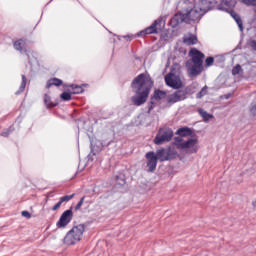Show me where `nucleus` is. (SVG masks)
<instances>
[{
    "instance_id": "9",
    "label": "nucleus",
    "mask_w": 256,
    "mask_h": 256,
    "mask_svg": "<svg viewBox=\"0 0 256 256\" xmlns=\"http://www.w3.org/2000/svg\"><path fill=\"white\" fill-rule=\"evenodd\" d=\"M165 83L168 85V87H171L172 89H181L183 87V82L181 81V78L175 76L173 73H169L165 76Z\"/></svg>"
},
{
    "instance_id": "30",
    "label": "nucleus",
    "mask_w": 256,
    "mask_h": 256,
    "mask_svg": "<svg viewBox=\"0 0 256 256\" xmlns=\"http://www.w3.org/2000/svg\"><path fill=\"white\" fill-rule=\"evenodd\" d=\"M241 73V65L237 64L233 69H232V75H239Z\"/></svg>"
},
{
    "instance_id": "39",
    "label": "nucleus",
    "mask_w": 256,
    "mask_h": 256,
    "mask_svg": "<svg viewBox=\"0 0 256 256\" xmlns=\"http://www.w3.org/2000/svg\"><path fill=\"white\" fill-rule=\"evenodd\" d=\"M252 6L256 7V0H252Z\"/></svg>"
},
{
    "instance_id": "31",
    "label": "nucleus",
    "mask_w": 256,
    "mask_h": 256,
    "mask_svg": "<svg viewBox=\"0 0 256 256\" xmlns=\"http://www.w3.org/2000/svg\"><path fill=\"white\" fill-rule=\"evenodd\" d=\"M83 203H85V196L80 199V201L75 206V211H79L81 207H83Z\"/></svg>"
},
{
    "instance_id": "3",
    "label": "nucleus",
    "mask_w": 256,
    "mask_h": 256,
    "mask_svg": "<svg viewBox=\"0 0 256 256\" xmlns=\"http://www.w3.org/2000/svg\"><path fill=\"white\" fill-rule=\"evenodd\" d=\"M205 12L201 9V4L195 5L191 9H187L184 17L181 18L179 14L174 15L171 19V23L175 25H179V23H183L184 19H189V21H199Z\"/></svg>"
},
{
    "instance_id": "38",
    "label": "nucleus",
    "mask_w": 256,
    "mask_h": 256,
    "mask_svg": "<svg viewBox=\"0 0 256 256\" xmlns=\"http://www.w3.org/2000/svg\"><path fill=\"white\" fill-rule=\"evenodd\" d=\"M154 107H155V104H153L152 102L151 105L149 106L148 113H151V110L154 109Z\"/></svg>"
},
{
    "instance_id": "2",
    "label": "nucleus",
    "mask_w": 256,
    "mask_h": 256,
    "mask_svg": "<svg viewBox=\"0 0 256 256\" xmlns=\"http://www.w3.org/2000/svg\"><path fill=\"white\" fill-rule=\"evenodd\" d=\"M132 91L135 96H132L131 101L136 107H141L147 102L149 93L153 88V80L148 74H139L131 83Z\"/></svg>"
},
{
    "instance_id": "40",
    "label": "nucleus",
    "mask_w": 256,
    "mask_h": 256,
    "mask_svg": "<svg viewBox=\"0 0 256 256\" xmlns=\"http://www.w3.org/2000/svg\"><path fill=\"white\" fill-rule=\"evenodd\" d=\"M125 39H131V37H129V36H125Z\"/></svg>"
},
{
    "instance_id": "32",
    "label": "nucleus",
    "mask_w": 256,
    "mask_h": 256,
    "mask_svg": "<svg viewBox=\"0 0 256 256\" xmlns=\"http://www.w3.org/2000/svg\"><path fill=\"white\" fill-rule=\"evenodd\" d=\"M22 217H25L26 219H31V213L29 211L24 210L21 212Z\"/></svg>"
},
{
    "instance_id": "12",
    "label": "nucleus",
    "mask_w": 256,
    "mask_h": 256,
    "mask_svg": "<svg viewBox=\"0 0 256 256\" xmlns=\"http://www.w3.org/2000/svg\"><path fill=\"white\" fill-rule=\"evenodd\" d=\"M189 55L192 59L191 63L203 65V59H205V54H203V52L197 50V48H193L190 50Z\"/></svg>"
},
{
    "instance_id": "10",
    "label": "nucleus",
    "mask_w": 256,
    "mask_h": 256,
    "mask_svg": "<svg viewBox=\"0 0 256 256\" xmlns=\"http://www.w3.org/2000/svg\"><path fill=\"white\" fill-rule=\"evenodd\" d=\"M187 95H189V92H187V88L180 89L171 94L168 97V103H179V101H185L187 99Z\"/></svg>"
},
{
    "instance_id": "7",
    "label": "nucleus",
    "mask_w": 256,
    "mask_h": 256,
    "mask_svg": "<svg viewBox=\"0 0 256 256\" xmlns=\"http://www.w3.org/2000/svg\"><path fill=\"white\" fill-rule=\"evenodd\" d=\"M72 209H73V207H71L70 209H68L62 213L58 222L56 223V227L58 229H65V227H67V225H69L71 223V221H73V210Z\"/></svg>"
},
{
    "instance_id": "22",
    "label": "nucleus",
    "mask_w": 256,
    "mask_h": 256,
    "mask_svg": "<svg viewBox=\"0 0 256 256\" xmlns=\"http://www.w3.org/2000/svg\"><path fill=\"white\" fill-rule=\"evenodd\" d=\"M70 88L72 89L73 95H79V94L83 93V87H81L80 85L71 84Z\"/></svg>"
},
{
    "instance_id": "13",
    "label": "nucleus",
    "mask_w": 256,
    "mask_h": 256,
    "mask_svg": "<svg viewBox=\"0 0 256 256\" xmlns=\"http://www.w3.org/2000/svg\"><path fill=\"white\" fill-rule=\"evenodd\" d=\"M186 67L188 69V73L191 77H197V75H200L201 71H203V65L202 64H195L193 62H187Z\"/></svg>"
},
{
    "instance_id": "25",
    "label": "nucleus",
    "mask_w": 256,
    "mask_h": 256,
    "mask_svg": "<svg viewBox=\"0 0 256 256\" xmlns=\"http://www.w3.org/2000/svg\"><path fill=\"white\" fill-rule=\"evenodd\" d=\"M73 197H75V194L65 195L60 198V203H69V201H71V199H73Z\"/></svg>"
},
{
    "instance_id": "8",
    "label": "nucleus",
    "mask_w": 256,
    "mask_h": 256,
    "mask_svg": "<svg viewBox=\"0 0 256 256\" xmlns=\"http://www.w3.org/2000/svg\"><path fill=\"white\" fill-rule=\"evenodd\" d=\"M23 47H25V40L20 39L14 42V49H16V51H20V53H23L24 51V53L28 57L29 63H31V61L33 60L37 61V58L35 57V52L23 50Z\"/></svg>"
},
{
    "instance_id": "17",
    "label": "nucleus",
    "mask_w": 256,
    "mask_h": 256,
    "mask_svg": "<svg viewBox=\"0 0 256 256\" xmlns=\"http://www.w3.org/2000/svg\"><path fill=\"white\" fill-rule=\"evenodd\" d=\"M229 13L231 17H233L234 21H236L240 31H243V21L241 20V17L233 10H230Z\"/></svg>"
},
{
    "instance_id": "41",
    "label": "nucleus",
    "mask_w": 256,
    "mask_h": 256,
    "mask_svg": "<svg viewBox=\"0 0 256 256\" xmlns=\"http://www.w3.org/2000/svg\"><path fill=\"white\" fill-rule=\"evenodd\" d=\"M91 153H93V148H91Z\"/></svg>"
},
{
    "instance_id": "33",
    "label": "nucleus",
    "mask_w": 256,
    "mask_h": 256,
    "mask_svg": "<svg viewBox=\"0 0 256 256\" xmlns=\"http://www.w3.org/2000/svg\"><path fill=\"white\" fill-rule=\"evenodd\" d=\"M61 205H63V203L59 200L53 207H52V211H57V209H59L61 207Z\"/></svg>"
},
{
    "instance_id": "21",
    "label": "nucleus",
    "mask_w": 256,
    "mask_h": 256,
    "mask_svg": "<svg viewBox=\"0 0 256 256\" xmlns=\"http://www.w3.org/2000/svg\"><path fill=\"white\" fill-rule=\"evenodd\" d=\"M198 113H199V115H201V117L204 121H209V119H213V114H209L207 111H205L201 108L198 109Z\"/></svg>"
},
{
    "instance_id": "35",
    "label": "nucleus",
    "mask_w": 256,
    "mask_h": 256,
    "mask_svg": "<svg viewBox=\"0 0 256 256\" xmlns=\"http://www.w3.org/2000/svg\"><path fill=\"white\" fill-rule=\"evenodd\" d=\"M249 46L251 47V49H253L254 51H256V40H251L249 42Z\"/></svg>"
},
{
    "instance_id": "19",
    "label": "nucleus",
    "mask_w": 256,
    "mask_h": 256,
    "mask_svg": "<svg viewBox=\"0 0 256 256\" xmlns=\"http://www.w3.org/2000/svg\"><path fill=\"white\" fill-rule=\"evenodd\" d=\"M183 42L186 45H197V36L191 35L188 37H184Z\"/></svg>"
},
{
    "instance_id": "18",
    "label": "nucleus",
    "mask_w": 256,
    "mask_h": 256,
    "mask_svg": "<svg viewBox=\"0 0 256 256\" xmlns=\"http://www.w3.org/2000/svg\"><path fill=\"white\" fill-rule=\"evenodd\" d=\"M52 85H54L55 87H61V85H63V80L59 78H52L48 80L46 85L47 89H49V87H52Z\"/></svg>"
},
{
    "instance_id": "16",
    "label": "nucleus",
    "mask_w": 256,
    "mask_h": 256,
    "mask_svg": "<svg viewBox=\"0 0 256 256\" xmlns=\"http://www.w3.org/2000/svg\"><path fill=\"white\" fill-rule=\"evenodd\" d=\"M216 3L217 2L215 0H201L199 5L201 6L200 9L203 11V13H207L208 11L215 9Z\"/></svg>"
},
{
    "instance_id": "24",
    "label": "nucleus",
    "mask_w": 256,
    "mask_h": 256,
    "mask_svg": "<svg viewBox=\"0 0 256 256\" xmlns=\"http://www.w3.org/2000/svg\"><path fill=\"white\" fill-rule=\"evenodd\" d=\"M114 179H115L117 185H120L121 187H123V185H125V175H123V174L116 175L114 177Z\"/></svg>"
},
{
    "instance_id": "34",
    "label": "nucleus",
    "mask_w": 256,
    "mask_h": 256,
    "mask_svg": "<svg viewBox=\"0 0 256 256\" xmlns=\"http://www.w3.org/2000/svg\"><path fill=\"white\" fill-rule=\"evenodd\" d=\"M241 3L247 5L248 7L253 5V0H241Z\"/></svg>"
},
{
    "instance_id": "14",
    "label": "nucleus",
    "mask_w": 256,
    "mask_h": 256,
    "mask_svg": "<svg viewBox=\"0 0 256 256\" xmlns=\"http://www.w3.org/2000/svg\"><path fill=\"white\" fill-rule=\"evenodd\" d=\"M235 5H237V0H221L218 5V9L229 13V11H233V9H235Z\"/></svg>"
},
{
    "instance_id": "11",
    "label": "nucleus",
    "mask_w": 256,
    "mask_h": 256,
    "mask_svg": "<svg viewBox=\"0 0 256 256\" xmlns=\"http://www.w3.org/2000/svg\"><path fill=\"white\" fill-rule=\"evenodd\" d=\"M145 157L147 160L148 171L149 173H153V171L157 169V161H159V159L157 158V155L155 154L154 151L146 153Z\"/></svg>"
},
{
    "instance_id": "27",
    "label": "nucleus",
    "mask_w": 256,
    "mask_h": 256,
    "mask_svg": "<svg viewBox=\"0 0 256 256\" xmlns=\"http://www.w3.org/2000/svg\"><path fill=\"white\" fill-rule=\"evenodd\" d=\"M60 99H62V101H71V93L69 92H63L60 95Z\"/></svg>"
},
{
    "instance_id": "28",
    "label": "nucleus",
    "mask_w": 256,
    "mask_h": 256,
    "mask_svg": "<svg viewBox=\"0 0 256 256\" xmlns=\"http://www.w3.org/2000/svg\"><path fill=\"white\" fill-rule=\"evenodd\" d=\"M249 112L256 117V102H252L249 106Z\"/></svg>"
},
{
    "instance_id": "29",
    "label": "nucleus",
    "mask_w": 256,
    "mask_h": 256,
    "mask_svg": "<svg viewBox=\"0 0 256 256\" xmlns=\"http://www.w3.org/2000/svg\"><path fill=\"white\" fill-rule=\"evenodd\" d=\"M214 61H215V58H213L211 56L207 57L205 60L206 67H211V65H213Z\"/></svg>"
},
{
    "instance_id": "6",
    "label": "nucleus",
    "mask_w": 256,
    "mask_h": 256,
    "mask_svg": "<svg viewBox=\"0 0 256 256\" xmlns=\"http://www.w3.org/2000/svg\"><path fill=\"white\" fill-rule=\"evenodd\" d=\"M173 130L171 128H160L154 138L155 145H163V143H169L173 139Z\"/></svg>"
},
{
    "instance_id": "5",
    "label": "nucleus",
    "mask_w": 256,
    "mask_h": 256,
    "mask_svg": "<svg viewBox=\"0 0 256 256\" xmlns=\"http://www.w3.org/2000/svg\"><path fill=\"white\" fill-rule=\"evenodd\" d=\"M158 161L163 163L164 161H171L177 157V150L172 147L160 148L155 153Z\"/></svg>"
},
{
    "instance_id": "4",
    "label": "nucleus",
    "mask_w": 256,
    "mask_h": 256,
    "mask_svg": "<svg viewBox=\"0 0 256 256\" xmlns=\"http://www.w3.org/2000/svg\"><path fill=\"white\" fill-rule=\"evenodd\" d=\"M83 233H85V225L79 224L74 226L64 237L65 245H77L79 241H81L83 237Z\"/></svg>"
},
{
    "instance_id": "15",
    "label": "nucleus",
    "mask_w": 256,
    "mask_h": 256,
    "mask_svg": "<svg viewBox=\"0 0 256 256\" xmlns=\"http://www.w3.org/2000/svg\"><path fill=\"white\" fill-rule=\"evenodd\" d=\"M161 19L155 20L151 26L147 27L146 29L140 31L138 33V37H143L145 35H153V33H157V25L161 23Z\"/></svg>"
},
{
    "instance_id": "26",
    "label": "nucleus",
    "mask_w": 256,
    "mask_h": 256,
    "mask_svg": "<svg viewBox=\"0 0 256 256\" xmlns=\"http://www.w3.org/2000/svg\"><path fill=\"white\" fill-rule=\"evenodd\" d=\"M207 95V86H204L199 93L196 94V99H202Z\"/></svg>"
},
{
    "instance_id": "1",
    "label": "nucleus",
    "mask_w": 256,
    "mask_h": 256,
    "mask_svg": "<svg viewBox=\"0 0 256 256\" xmlns=\"http://www.w3.org/2000/svg\"><path fill=\"white\" fill-rule=\"evenodd\" d=\"M175 135L179 136L175 137L173 142L176 149L183 151L184 153H188L189 155H193V153H197L199 151V138H197L195 130L184 126L179 128L175 132Z\"/></svg>"
},
{
    "instance_id": "20",
    "label": "nucleus",
    "mask_w": 256,
    "mask_h": 256,
    "mask_svg": "<svg viewBox=\"0 0 256 256\" xmlns=\"http://www.w3.org/2000/svg\"><path fill=\"white\" fill-rule=\"evenodd\" d=\"M25 87H27V77L22 74V82L19 87V90L15 92V95H21V93L25 91Z\"/></svg>"
},
{
    "instance_id": "23",
    "label": "nucleus",
    "mask_w": 256,
    "mask_h": 256,
    "mask_svg": "<svg viewBox=\"0 0 256 256\" xmlns=\"http://www.w3.org/2000/svg\"><path fill=\"white\" fill-rule=\"evenodd\" d=\"M165 97H167V93H165V91L156 90L154 92V99L156 100L165 99Z\"/></svg>"
},
{
    "instance_id": "36",
    "label": "nucleus",
    "mask_w": 256,
    "mask_h": 256,
    "mask_svg": "<svg viewBox=\"0 0 256 256\" xmlns=\"http://www.w3.org/2000/svg\"><path fill=\"white\" fill-rule=\"evenodd\" d=\"M49 101H51V99L49 98V96L45 95L44 103L45 105H47V107H51V104L49 103Z\"/></svg>"
},
{
    "instance_id": "37",
    "label": "nucleus",
    "mask_w": 256,
    "mask_h": 256,
    "mask_svg": "<svg viewBox=\"0 0 256 256\" xmlns=\"http://www.w3.org/2000/svg\"><path fill=\"white\" fill-rule=\"evenodd\" d=\"M11 133V129L8 130L7 132H2V137H9V134Z\"/></svg>"
}]
</instances>
